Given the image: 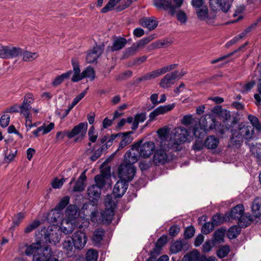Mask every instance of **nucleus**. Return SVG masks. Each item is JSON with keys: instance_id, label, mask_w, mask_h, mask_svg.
Segmentation results:
<instances>
[{"instance_id": "bb28decb", "label": "nucleus", "mask_w": 261, "mask_h": 261, "mask_svg": "<svg viewBox=\"0 0 261 261\" xmlns=\"http://www.w3.org/2000/svg\"><path fill=\"white\" fill-rule=\"evenodd\" d=\"M101 188L98 185L90 186L87 190L88 196L94 200H97L101 195Z\"/></svg>"}, {"instance_id": "ea45409f", "label": "nucleus", "mask_w": 261, "mask_h": 261, "mask_svg": "<svg viewBox=\"0 0 261 261\" xmlns=\"http://www.w3.org/2000/svg\"><path fill=\"white\" fill-rule=\"evenodd\" d=\"M241 228L238 226H233L228 230L227 236L230 239L236 238L240 233Z\"/></svg>"}, {"instance_id": "39448f33", "label": "nucleus", "mask_w": 261, "mask_h": 261, "mask_svg": "<svg viewBox=\"0 0 261 261\" xmlns=\"http://www.w3.org/2000/svg\"><path fill=\"white\" fill-rule=\"evenodd\" d=\"M88 128L87 122H82L75 126L70 131H69L68 138L71 139L75 137L74 141L80 142L85 136Z\"/></svg>"}, {"instance_id": "864d4df0", "label": "nucleus", "mask_w": 261, "mask_h": 261, "mask_svg": "<svg viewBox=\"0 0 261 261\" xmlns=\"http://www.w3.org/2000/svg\"><path fill=\"white\" fill-rule=\"evenodd\" d=\"M259 83L257 84V88L258 93L254 95V98L255 99V105L256 106H260L261 104V77L258 79Z\"/></svg>"}, {"instance_id": "bf43d9fd", "label": "nucleus", "mask_w": 261, "mask_h": 261, "mask_svg": "<svg viewBox=\"0 0 261 261\" xmlns=\"http://www.w3.org/2000/svg\"><path fill=\"white\" fill-rule=\"evenodd\" d=\"M214 227L215 226L212 222L205 223L202 227L201 232L205 234H208L214 229Z\"/></svg>"}, {"instance_id": "4d7b16f0", "label": "nucleus", "mask_w": 261, "mask_h": 261, "mask_svg": "<svg viewBox=\"0 0 261 261\" xmlns=\"http://www.w3.org/2000/svg\"><path fill=\"white\" fill-rule=\"evenodd\" d=\"M182 243L180 241H177L173 243L171 246L170 250L173 253H176L181 250Z\"/></svg>"}, {"instance_id": "c756f323", "label": "nucleus", "mask_w": 261, "mask_h": 261, "mask_svg": "<svg viewBox=\"0 0 261 261\" xmlns=\"http://www.w3.org/2000/svg\"><path fill=\"white\" fill-rule=\"evenodd\" d=\"M219 144V139L214 136H210L205 140L204 146L210 149H214Z\"/></svg>"}, {"instance_id": "c85d7f7f", "label": "nucleus", "mask_w": 261, "mask_h": 261, "mask_svg": "<svg viewBox=\"0 0 261 261\" xmlns=\"http://www.w3.org/2000/svg\"><path fill=\"white\" fill-rule=\"evenodd\" d=\"M252 212L254 218H259L261 216V198L257 197L252 203Z\"/></svg>"}, {"instance_id": "37998d69", "label": "nucleus", "mask_w": 261, "mask_h": 261, "mask_svg": "<svg viewBox=\"0 0 261 261\" xmlns=\"http://www.w3.org/2000/svg\"><path fill=\"white\" fill-rule=\"evenodd\" d=\"M82 75L83 79L89 78L92 81L95 78V71L93 68L88 67L82 72Z\"/></svg>"}, {"instance_id": "a878e982", "label": "nucleus", "mask_w": 261, "mask_h": 261, "mask_svg": "<svg viewBox=\"0 0 261 261\" xmlns=\"http://www.w3.org/2000/svg\"><path fill=\"white\" fill-rule=\"evenodd\" d=\"M86 178L85 171H84L75 182V185L73 188V191L74 192H81L83 191L85 188V181Z\"/></svg>"}, {"instance_id": "a19ab883", "label": "nucleus", "mask_w": 261, "mask_h": 261, "mask_svg": "<svg viewBox=\"0 0 261 261\" xmlns=\"http://www.w3.org/2000/svg\"><path fill=\"white\" fill-rule=\"evenodd\" d=\"M23 60L25 62H31L38 57L37 53H32L29 51L22 52Z\"/></svg>"}, {"instance_id": "dca6fc26", "label": "nucleus", "mask_w": 261, "mask_h": 261, "mask_svg": "<svg viewBox=\"0 0 261 261\" xmlns=\"http://www.w3.org/2000/svg\"><path fill=\"white\" fill-rule=\"evenodd\" d=\"M175 107V104H170L160 106L151 112L149 115V120L152 121L159 115H163L172 110Z\"/></svg>"}, {"instance_id": "6e6d98bb", "label": "nucleus", "mask_w": 261, "mask_h": 261, "mask_svg": "<svg viewBox=\"0 0 261 261\" xmlns=\"http://www.w3.org/2000/svg\"><path fill=\"white\" fill-rule=\"evenodd\" d=\"M118 6L117 4L114 0H110L107 5L101 9V12L102 13H107L115 9V7Z\"/></svg>"}, {"instance_id": "49530a36", "label": "nucleus", "mask_w": 261, "mask_h": 261, "mask_svg": "<svg viewBox=\"0 0 261 261\" xmlns=\"http://www.w3.org/2000/svg\"><path fill=\"white\" fill-rule=\"evenodd\" d=\"M247 44H248V43L246 42L244 44H243L242 46H241L239 48H238L235 51H233V52H232L231 53L228 54L226 55L223 56H222L221 57L218 58V59H217L216 60H212L211 61V63L212 64H215V63H217L218 62H220V61H221L226 59L227 58H228V57H230L231 56L233 55L235 53H237V52H238V51H239L240 50H241L243 48H244L247 45Z\"/></svg>"}, {"instance_id": "2f4dec72", "label": "nucleus", "mask_w": 261, "mask_h": 261, "mask_svg": "<svg viewBox=\"0 0 261 261\" xmlns=\"http://www.w3.org/2000/svg\"><path fill=\"white\" fill-rule=\"evenodd\" d=\"M132 134V132L121 133L120 136L122 137V140L119 143L118 149H122L127 145L130 144L132 142L133 138L129 136L130 134Z\"/></svg>"}, {"instance_id": "20e7f679", "label": "nucleus", "mask_w": 261, "mask_h": 261, "mask_svg": "<svg viewBox=\"0 0 261 261\" xmlns=\"http://www.w3.org/2000/svg\"><path fill=\"white\" fill-rule=\"evenodd\" d=\"M136 173V169L131 164L124 163L119 167L118 174L120 179L128 182L133 179Z\"/></svg>"}, {"instance_id": "7ed1b4c3", "label": "nucleus", "mask_w": 261, "mask_h": 261, "mask_svg": "<svg viewBox=\"0 0 261 261\" xmlns=\"http://www.w3.org/2000/svg\"><path fill=\"white\" fill-rule=\"evenodd\" d=\"M159 140V136H158V138L156 139V142L157 144L159 145L160 148L154 150L153 159V162L156 166L163 165L167 162L168 155L167 154L166 150L167 149H172L171 147H168L167 146L165 147L161 146V142L158 141Z\"/></svg>"}, {"instance_id": "9b49d317", "label": "nucleus", "mask_w": 261, "mask_h": 261, "mask_svg": "<svg viewBox=\"0 0 261 261\" xmlns=\"http://www.w3.org/2000/svg\"><path fill=\"white\" fill-rule=\"evenodd\" d=\"M38 249L41 251H37L33 256L34 261H44L53 257L51 249L46 245H40Z\"/></svg>"}, {"instance_id": "c03bdc74", "label": "nucleus", "mask_w": 261, "mask_h": 261, "mask_svg": "<svg viewBox=\"0 0 261 261\" xmlns=\"http://www.w3.org/2000/svg\"><path fill=\"white\" fill-rule=\"evenodd\" d=\"M225 230L220 228L216 230L214 233V240L216 242H223L224 237L225 236Z\"/></svg>"}, {"instance_id": "f704fd0d", "label": "nucleus", "mask_w": 261, "mask_h": 261, "mask_svg": "<svg viewBox=\"0 0 261 261\" xmlns=\"http://www.w3.org/2000/svg\"><path fill=\"white\" fill-rule=\"evenodd\" d=\"M41 244V243L40 242H37L36 243H33L31 245L27 246L25 250V254L28 256H30L33 254L34 256L37 251L38 252V251H41L40 249H38Z\"/></svg>"}, {"instance_id": "4be33fe9", "label": "nucleus", "mask_w": 261, "mask_h": 261, "mask_svg": "<svg viewBox=\"0 0 261 261\" xmlns=\"http://www.w3.org/2000/svg\"><path fill=\"white\" fill-rule=\"evenodd\" d=\"M71 63L73 70V75L71 80L73 82H77L83 79L82 72L81 73L79 64L76 59H73L71 61Z\"/></svg>"}, {"instance_id": "cd10ccee", "label": "nucleus", "mask_w": 261, "mask_h": 261, "mask_svg": "<svg viewBox=\"0 0 261 261\" xmlns=\"http://www.w3.org/2000/svg\"><path fill=\"white\" fill-rule=\"evenodd\" d=\"M113 215L114 210L106 207L105 211L101 213V220L104 223L109 224L111 222Z\"/></svg>"}, {"instance_id": "72a5a7b5", "label": "nucleus", "mask_w": 261, "mask_h": 261, "mask_svg": "<svg viewBox=\"0 0 261 261\" xmlns=\"http://www.w3.org/2000/svg\"><path fill=\"white\" fill-rule=\"evenodd\" d=\"M254 217L249 214H245L239 219L238 224L240 227H245L248 226L254 220Z\"/></svg>"}, {"instance_id": "58836bf2", "label": "nucleus", "mask_w": 261, "mask_h": 261, "mask_svg": "<svg viewBox=\"0 0 261 261\" xmlns=\"http://www.w3.org/2000/svg\"><path fill=\"white\" fill-rule=\"evenodd\" d=\"M250 150L257 159L258 162L260 160L261 161V144L256 143L255 145H252L250 147Z\"/></svg>"}, {"instance_id": "393cba45", "label": "nucleus", "mask_w": 261, "mask_h": 261, "mask_svg": "<svg viewBox=\"0 0 261 261\" xmlns=\"http://www.w3.org/2000/svg\"><path fill=\"white\" fill-rule=\"evenodd\" d=\"M75 228V224L73 222L68 219H63L61 224V231L65 234L71 233Z\"/></svg>"}, {"instance_id": "412c9836", "label": "nucleus", "mask_w": 261, "mask_h": 261, "mask_svg": "<svg viewBox=\"0 0 261 261\" xmlns=\"http://www.w3.org/2000/svg\"><path fill=\"white\" fill-rule=\"evenodd\" d=\"M244 212V208L242 204H238L234 207L230 213L226 214L228 220L239 219L241 217Z\"/></svg>"}, {"instance_id": "774afa93", "label": "nucleus", "mask_w": 261, "mask_h": 261, "mask_svg": "<svg viewBox=\"0 0 261 261\" xmlns=\"http://www.w3.org/2000/svg\"><path fill=\"white\" fill-rule=\"evenodd\" d=\"M10 116L8 114L3 115L0 118V125L3 127L7 126L10 122Z\"/></svg>"}, {"instance_id": "0eeeda50", "label": "nucleus", "mask_w": 261, "mask_h": 261, "mask_svg": "<svg viewBox=\"0 0 261 261\" xmlns=\"http://www.w3.org/2000/svg\"><path fill=\"white\" fill-rule=\"evenodd\" d=\"M34 101V95L31 93H27L24 96L22 103L20 106V113L23 115L27 121L30 120V111L32 109L31 105Z\"/></svg>"}, {"instance_id": "b1692460", "label": "nucleus", "mask_w": 261, "mask_h": 261, "mask_svg": "<svg viewBox=\"0 0 261 261\" xmlns=\"http://www.w3.org/2000/svg\"><path fill=\"white\" fill-rule=\"evenodd\" d=\"M139 21L142 26L149 30H152L158 26V22L153 17H144Z\"/></svg>"}, {"instance_id": "3c124183", "label": "nucleus", "mask_w": 261, "mask_h": 261, "mask_svg": "<svg viewBox=\"0 0 261 261\" xmlns=\"http://www.w3.org/2000/svg\"><path fill=\"white\" fill-rule=\"evenodd\" d=\"M50 215H51L50 220L53 222H57L58 220L61 219L63 216L61 211L59 210H56V208H55L51 211V214Z\"/></svg>"}, {"instance_id": "5fc2aeb1", "label": "nucleus", "mask_w": 261, "mask_h": 261, "mask_svg": "<svg viewBox=\"0 0 261 261\" xmlns=\"http://www.w3.org/2000/svg\"><path fill=\"white\" fill-rule=\"evenodd\" d=\"M40 225V222L39 220H34L29 224L25 228L24 232L26 233H30L33 230L37 228Z\"/></svg>"}, {"instance_id": "a211bd4d", "label": "nucleus", "mask_w": 261, "mask_h": 261, "mask_svg": "<svg viewBox=\"0 0 261 261\" xmlns=\"http://www.w3.org/2000/svg\"><path fill=\"white\" fill-rule=\"evenodd\" d=\"M205 121L204 120H201L198 123L195 124L193 127V133L196 137L202 138L206 135L207 125Z\"/></svg>"}, {"instance_id": "f03ea898", "label": "nucleus", "mask_w": 261, "mask_h": 261, "mask_svg": "<svg viewBox=\"0 0 261 261\" xmlns=\"http://www.w3.org/2000/svg\"><path fill=\"white\" fill-rule=\"evenodd\" d=\"M177 64H173L165 66L161 68H159L151 72H148L142 76L136 79V81L137 83H139L142 81H148L156 77H158L161 75L165 74L170 71L173 70L176 67Z\"/></svg>"}, {"instance_id": "f257e3e1", "label": "nucleus", "mask_w": 261, "mask_h": 261, "mask_svg": "<svg viewBox=\"0 0 261 261\" xmlns=\"http://www.w3.org/2000/svg\"><path fill=\"white\" fill-rule=\"evenodd\" d=\"M168 129L166 127H162L158 130L157 134L159 136L158 141L161 142V146H167L176 151L178 149V146L188 140L189 133L183 127L174 128L172 132L170 139L168 136Z\"/></svg>"}, {"instance_id": "6ab92c4d", "label": "nucleus", "mask_w": 261, "mask_h": 261, "mask_svg": "<svg viewBox=\"0 0 261 261\" xmlns=\"http://www.w3.org/2000/svg\"><path fill=\"white\" fill-rule=\"evenodd\" d=\"M103 49L100 46H96L89 50L86 58V61L89 63H94L101 55Z\"/></svg>"}, {"instance_id": "1a4fd4ad", "label": "nucleus", "mask_w": 261, "mask_h": 261, "mask_svg": "<svg viewBox=\"0 0 261 261\" xmlns=\"http://www.w3.org/2000/svg\"><path fill=\"white\" fill-rule=\"evenodd\" d=\"M137 144H138L137 148L139 154L143 158L150 157L155 149V143L151 141L145 142L142 144H141V142H138Z\"/></svg>"}, {"instance_id": "f8f14e48", "label": "nucleus", "mask_w": 261, "mask_h": 261, "mask_svg": "<svg viewBox=\"0 0 261 261\" xmlns=\"http://www.w3.org/2000/svg\"><path fill=\"white\" fill-rule=\"evenodd\" d=\"M138 144H134L132 148L124 154V163L133 164L136 163L141 156L138 151Z\"/></svg>"}, {"instance_id": "aec40b11", "label": "nucleus", "mask_w": 261, "mask_h": 261, "mask_svg": "<svg viewBox=\"0 0 261 261\" xmlns=\"http://www.w3.org/2000/svg\"><path fill=\"white\" fill-rule=\"evenodd\" d=\"M127 182L122 179L117 182L113 189V193L115 196L120 197L124 195L127 188Z\"/></svg>"}, {"instance_id": "69168bd1", "label": "nucleus", "mask_w": 261, "mask_h": 261, "mask_svg": "<svg viewBox=\"0 0 261 261\" xmlns=\"http://www.w3.org/2000/svg\"><path fill=\"white\" fill-rule=\"evenodd\" d=\"M150 37H146L140 40L138 42L135 43V45L138 50L143 48L144 46L151 41Z\"/></svg>"}, {"instance_id": "de8ad7c7", "label": "nucleus", "mask_w": 261, "mask_h": 261, "mask_svg": "<svg viewBox=\"0 0 261 261\" xmlns=\"http://www.w3.org/2000/svg\"><path fill=\"white\" fill-rule=\"evenodd\" d=\"M248 119L256 130L261 132V124L256 117L252 115H249L248 116Z\"/></svg>"}, {"instance_id": "2eb2a0df", "label": "nucleus", "mask_w": 261, "mask_h": 261, "mask_svg": "<svg viewBox=\"0 0 261 261\" xmlns=\"http://www.w3.org/2000/svg\"><path fill=\"white\" fill-rule=\"evenodd\" d=\"M153 3L159 9L169 10L172 16L175 14V7L172 4V0H154Z\"/></svg>"}, {"instance_id": "8fccbe9b", "label": "nucleus", "mask_w": 261, "mask_h": 261, "mask_svg": "<svg viewBox=\"0 0 261 261\" xmlns=\"http://www.w3.org/2000/svg\"><path fill=\"white\" fill-rule=\"evenodd\" d=\"M17 154V150L16 148L11 149L9 151L7 150L5 153V161L9 163L13 160Z\"/></svg>"}, {"instance_id": "052dcab7", "label": "nucleus", "mask_w": 261, "mask_h": 261, "mask_svg": "<svg viewBox=\"0 0 261 261\" xmlns=\"http://www.w3.org/2000/svg\"><path fill=\"white\" fill-rule=\"evenodd\" d=\"M139 50L136 46L135 44H133L130 47L128 48L124 52V56L125 58H128L130 56H133Z\"/></svg>"}, {"instance_id": "4c0bfd02", "label": "nucleus", "mask_w": 261, "mask_h": 261, "mask_svg": "<svg viewBox=\"0 0 261 261\" xmlns=\"http://www.w3.org/2000/svg\"><path fill=\"white\" fill-rule=\"evenodd\" d=\"M71 70H69L61 75L57 76L53 82L52 84L54 86H57L61 84L65 79H68L72 74Z\"/></svg>"}, {"instance_id": "6e6552de", "label": "nucleus", "mask_w": 261, "mask_h": 261, "mask_svg": "<svg viewBox=\"0 0 261 261\" xmlns=\"http://www.w3.org/2000/svg\"><path fill=\"white\" fill-rule=\"evenodd\" d=\"M239 132L240 135L237 136V139H235L234 137H232L231 138L233 144H240L242 142V136L246 139L252 138L254 134V128L250 125L244 124L242 126H240Z\"/></svg>"}, {"instance_id": "4468645a", "label": "nucleus", "mask_w": 261, "mask_h": 261, "mask_svg": "<svg viewBox=\"0 0 261 261\" xmlns=\"http://www.w3.org/2000/svg\"><path fill=\"white\" fill-rule=\"evenodd\" d=\"M60 231L57 227L52 226L48 228L45 237L46 241L50 243L56 244L58 243L60 240Z\"/></svg>"}, {"instance_id": "473e14b6", "label": "nucleus", "mask_w": 261, "mask_h": 261, "mask_svg": "<svg viewBox=\"0 0 261 261\" xmlns=\"http://www.w3.org/2000/svg\"><path fill=\"white\" fill-rule=\"evenodd\" d=\"M213 2L217 4L220 9L225 13L227 12L231 7L230 2L229 0H211V5Z\"/></svg>"}, {"instance_id": "603ef678", "label": "nucleus", "mask_w": 261, "mask_h": 261, "mask_svg": "<svg viewBox=\"0 0 261 261\" xmlns=\"http://www.w3.org/2000/svg\"><path fill=\"white\" fill-rule=\"evenodd\" d=\"M69 197L68 196H65L60 200L55 208H56V210H59L61 211L69 203Z\"/></svg>"}, {"instance_id": "680f3d73", "label": "nucleus", "mask_w": 261, "mask_h": 261, "mask_svg": "<svg viewBox=\"0 0 261 261\" xmlns=\"http://www.w3.org/2000/svg\"><path fill=\"white\" fill-rule=\"evenodd\" d=\"M229 251V248L228 246H224L217 251V254L219 257L223 258L228 254Z\"/></svg>"}, {"instance_id": "5701e85b", "label": "nucleus", "mask_w": 261, "mask_h": 261, "mask_svg": "<svg viewBox=\"0 0 261 261\" xmlns=\"http://www.w3.org/2000/svg\"><path fill=\"white\" fill-rule=\"evenodd\" d=\"M126 43V39L122 37H117L114 39L113 45L109 47L108 49L112 51L120 50L125 46Z\"/></svg>"}, {"instance_id": "13d9d810", "label": "nucleus", "mask_w": 261, "mask_h": 261, "mask_svg": "<svg viewBox=\"0 0 261 261\" xmlns=\"http://www.w3.org/2000/svg\"><path fill=\"white\" fill-rule=\"evenodd\" d=\"M65 181V179L64 178L59 179L58 178L56 177L51 181V185L54 189H60L63 186Z\"/></svg>"}, {"instance_id": "0e129e2a", "label": "nucleus", "mask_w": 261, "mask_h": 261, "mask_svg": "<svg viewBox=\"0 0 261 261\" xmlns=\"http://www.w3.org/2000/svg\"><path fill=\"white\" fill-rule=\"evenodd\" d=\"M105 202L106 207L112 208V209L114 210L115 207V204L113 200V197L112 195H108L105 198Z\"/></svg>"}, {"instance_id": "338daca9", "label": "nucleus", "mask_w": 261, "mask_h": 261, "mask_svg": "<svg viewBox=\"0 0 261 261\" xmlns=\"http://www.w3.org/2000/svg\"><path fill=\"white\" fill-rule=\"evenodd\" d=\"M176 17L177 20L182 24L185 23L187 20L186 14L184 11L181 10H179L177 12Z\"/></svg>"}, {"instance_id": "e2e57ef3", "label": "nucleus", "mask_w": 261, "mask_h": 261, "mask_svg": "<svg viewBox=\"0 0 261 261\" xmlns=\"http://www.w3.org/2000/svg\"><path fill=\"white\" fill-rule=\"evenodd\" d=\"M224 221V217L220 214H217L213 217L212 222L215 226L223 223Z\"/></svg>"}, {"instance_id": "423d86ee", "label": "nucleus", "mask_w": 261, "mask_h": 261, "mask_svg": "<svg viewBox=\"0 0 261 261\" xmlns=\"http://www.w3.org/2000/svg\"><path fill=\"white\" fill-rule=\"evenodd\" d=\"M22 54V49L12 46H0V58L3 59H13Z\"/></svg>"}, {"instance_id": "a18cd8bd", "label": "nucleus", "mask_w": 261, "mask_h": 261, "mask_svg": "<svg viewBox=\"0 0 261 261\" xmlns=\"http://www.w3.org/2000/svg\"><path fill=\"white\" fill-rule=\"evenodd\" d=\"M199 256V253L197 250H194L185 255L183 259L185 261H195L198 259Z\"/></svg>"}, {"instance_id": "f3484780", "label": "nucleus", "mask_w": 261, "mask_h": 261, "mask_svg": "<svg viewBox=\"0 0 261 261\" xmlns=\"http://www.w3.org/2000/svg\"><path fill=\"white\" fill-rule=\"evenodd\" d=\"M177 76L178 71H175L166 74L163 78L162 79L160 83V87L163 88L170 87L174 83V81L177 79Z\"/></svg>"}, {"instance_id": "c9c22d12", "label": "nucleus", "mask_w": 261, "mask_h": 261, "mask_svg": "<svg viewBox=\"0 0 261 261\" xmlns=\"http://www.w3.org/2000/svg\"><path fill=\"white\" fill-rule=\"evenodd\" d=\"M72 243L70 238H67L63 243V248L68 256H72L73 254Z\"/></svg>"}, {"instance_id": "79ce46f5", "label": "nucleus", "mask_w": 261, "mask_h": 261, "mask_svg": "<svg viewBox=\"0 0 261 261\" xmlns=\"http://www.w3.org/2000/svg\"><path fill=\"white\" fill-rule=\"evenodd\" d=\"M107 177V175L103 173L97 175L94 178L96 183L95 185H98L101 189L106 184Z\"/></svg>"}, {"instance_id": "9d476101", "label": "nucleus", "mask_w": 261, "mask_h": 261, "mask_svg": "<svg viewBox=\"0 0 261 261\" xmlns=\"http://www.w3.org/2000/svg\"><path fill=\"white\" fill-rule=\"evenodd\" d=\"M72 240L74 248L77 250H81L87 244L88 238L84 232L76 231L72 235Z\"/></svg>"}, {"instance_id": "09e8293b", "label": "nucleus", "mask_w": 261, "mask_h": 261, "mask_svg": "<svg viewBox=\"0 0 261 261\" xmlns=\"http://www.w3.org/2000/svg\"><path fill=\"white\" fill-rule=\"evenodd\" d=\"M98 255V252L95 250L90 249L87 252L86 258L87 261H96Z\"/></svg>"}, {"instance_id": "ddd939ff", "label": "nucleus", "mask_w": 261, "mask_h": 261, "mask_svg": "<svg viewBox=\"0 0 261 261\" xmlns=\"http://www.w3.org/2000/svg\"><path fill=\"white\" fill-rule=\"evenodd\" d=\"M196 13L200 20H204L208 23H212L216 17L215 12H208L207 8L205 7H202L197 9Z\"/></svg>"}, {"instance_id": "7c9ffc66", "label": "nucleus", "mask_w": 261, "mask_h": 261, "mask_svg": "<svg viewBox=\"0 0 261 261\" xmlns=\"http://www.w3.org/2000/svg\"><path fill=\"white\" fill-rule=\"evenodd\" d=\"M66 216L67 218L65 219H68L71 222L74 220L79 216L76 207L73 205H70L66 209Z\"/></svg>"}, {"instance_id": "e433bc0d", "label": "nucleus", "mask_w": 261, "mask_h": 261, "mask_svg": "<svg viewBox=\"0 0 261 261\" xmlns=\"http://www.w3.org/2000/svg\"><path fill=\"white\" fill-rule=\"evenodd\" d=\"M104 233L105 231L103 229L98 228L96 229L93 233L92 239L94 243H99L103 239Z\"/></svg>"}]
</instances>
